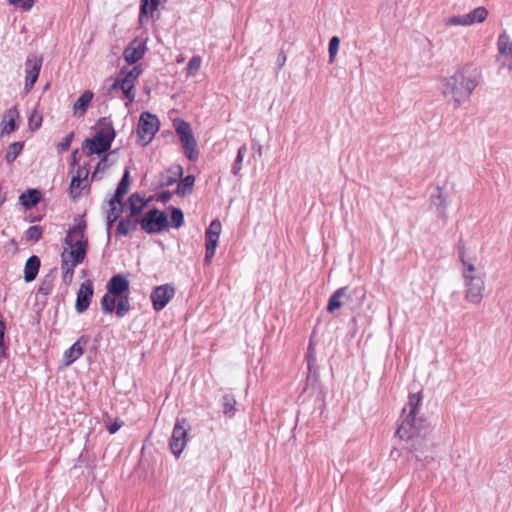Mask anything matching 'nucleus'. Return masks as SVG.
<instances>
[{
    "label": "nucleus",
    "instance_id": "obj_8",
    "mask_svg": "<svg viewBox=\"0 0 512 512\" xmlns=\"http://www.w3.org/2000/svg\"><path fill=\"white\" fill-rule=\"evenodd\" d=\"M185 425V419H177L170 438V450L176 457L180 456L187 444V429Z\"/></svg>",
    "mask_w": 512,
    "mask_h": 512
},
{
    "label": "nucleus",
    "instance_id": "obj_41",
    "mask_svg": "<svg viewBox=\"0 0 512 512\" xmlns=\"http://www.w3.org/2000/svg\"><path fill=\"white\" fill-rule=\"evenodd\" d=\"M171 225L173 228H180L184 223V214L180 208L171 207Z\"/></svg>",
    "mask_w": 512,
    "mask_h": 512
},
{
    "label": "nucleus",
    "instance_id": "obj_58",
    "mask_svg": "<svg viewBox=\"0 0 512 512\" xmlns=\"http://www.w3.org/2000/svg\"><path fill=\"white\" fill-rule=\"evenodd\" d=\"M215 251L216 250H206L205 252V258H204V263L205 264H209L212 260V258L214 257L215 255Z\"/></svg>",
    "mask_w": 512,
    "mask_h": 512
},
{
    "label": "nucleus",
    "instance_id": "obj_61",
    "mask_svg": "<svg viewBox=\"0 0 512 512\" xmlns=\"http://www.w3.org/2000/svg\"><path fill=\"white\" fill-rule=\"evenodd\" d=\"M6 201V193L0 189V206Z\"/></svg>",
    "mask_w": 512,
    "mask_h": 512
},
{
    "label": "nucleus",
    "instance_id": "obj_30",
    "mask_svg": "<svg viewBox=\"0 0 512 512\" xmlns=\"http://www.w3.org/2000/svg\"><path fill=\"white\" fill-rule=\"evenodd\" d=\"M84 337H81L78 341H76L69 349H67L64 353V359L66 365H70L75 362L78 358H80L84 352L82 346L80 345L81 341Z\"/></svg>",
    "mask_w": 512,
    "mask_h": 512
},
{
    "label": "nucleus",
    "instance_id": "obj_59",
    "mask_svg": "<svg viewBox=\"0 0 512 512\" xmlns=\"http://www.w3.org/2000/svg\"><path fill=\"white\" fill-rule=\"evenodd\" d=\"M252 148H253V150H255L259 154V156H261V154H262V146H261V144L259 142H253Z\"/></svg>",
    "mask_w": 512,
    "mask_h": 512
},
{
    "label": "nucleus",
    "instance_id": "obj_27",
    "mask_svg": "<svg viewBox=\"0 0 512 512\" xmlns=\"http://www.w3.org/2000/svg\"><path fill=\"white\" fill-rule=\"evenodd\" d=\"M57 275V268H53L48 274H46L38 287V293L44 296L49 295L54 286V280Z\"/></svg>",
    "mask_w": 512,
    "mask_h": 512
},
{
    "label": "nucleus",
    "instance_id": "obj_14",
    "mask_svg": "<svg viewBox=\"0 0 512 512\" xmlns=\"http://www.w3.org/2000/svg\"><path fill=\"white\" fill-rule=\"evenodd\" d=\"M353 297V291L349 287H341L337 289L329 298L327 311L332 313L339 309L343 303L351 301Z\"/></svg>",
    "mask_w": 512,
    "mask_h": 512
},
{
    "label": "nucleus",
    "instance_id": "obj_51",
    "mask_svg": "<svg viewBox=\"0 0 512 512\" xmlns=\"http://www.w3.org/2000/svg\"><path fill=\"white\" fill-rule=\"evenodd\" d=\"M206 237V244L205 248L206 250H216L218 245V238H213L211 236H205Z\"/></svg>",
    "mask_w": 512,
    "mask_h": 512
},
{
    "label": "nucleus",
    "instance_id": "obj_33",
    "mask_svg": "<svg viewBox=\"0 0 512 512\" xmlns=\"http://www.w3.org/2000/svg\"><path fill=\"white\" fill-rule=\"evenodd\" d=\"M117 204H109V209L106 215V229L108 238H110V230L114 223L121 217L122 209L116 207Z\"/></svg>",
    "mask_w": 512,
    "mask_h": 512
},
{
    "label": "nucleus",
    "instance_id": "obj_35",
    "mask_svg": "<svg viewBox=\"0 0 512 512\" xmlns=\"http://www.w3.org/2000/svg\"><path fill=\"white\" fill-rule=\"evenodd\" d=\"M24 147L22 142H13L8 146L5 159L8 164L13 163L20 155Z\"/></svg>",
    "mask_w": 512,
    "mask_h": 512
},
{
    "label": "nucleus",
    "instance_id": "obj_37",
    "mask_svg": "<svg viewBox=\"0 0 512 512\" xmlns=\"http://www.w3.org/2000/svg\"><path fill=\"white\" fill-rule=\"evenodd\" d=\"M246 153H247V146H246V144H243L238 149L237 156H236L234 163L232 165V168H231V173L233 175L239 174V172L242 168L241 165H242V162H243V159H244V156L246 155Z\"/></svg>",
    "mask_w": 512,
    "mask_h": 512
},
{
    "label": "nucleus",
    "instance_id": "obj_55",
    "mask_svg": "<svg viewBox=\"0 0 512 512\" xmlns=\"http://www.w3.org/2000/svg\"><path fill=\"white\" fill-rule=\"evenodd\" d=\"M174 177L178 178L183 175V168L180 165L174 166L169 170Z\"/></svg>",
    "mask_w": 512,
    "mask_h": 512
},
{
    "label": "nucleus",
    "instance_id": "obj_45",
    "mask_svg": "<svg viewBox=\"0 0 512 512\" xmlns=\"http://www.w3.org/2000/svg\"><path fill=\"white\" fill-rule=\"evenodd\" d=\"M221 233V223L218 219L213 220L209 227L207 228L205 232V236H211L213 238H218Z\"/></svg>",
    "mask_w": 512,
    "mask_h": 512
},
{
    "label": "nucleus",
    "instance_id": "obj_32",
    "mask_svg": "<svg viewBox=\"0 0 512 512\" xmlns=\"http://www.w3.org/2000/svg\"><path fill=\"white\" fill-rule=\"evenodd\" d=\"M89 171L86 167H78L76 171V175H74L70 182V194L75 198L78 194H74V190L78 189L82 183L83 180H86L88 177Z\"/></svg>",
    "mask_w": 512,
    "mask_h": 512
},
{
    "label": "nucleus",
    "instance_id": "obj_12",
    "mask_svg": "<svg viewBox=\"0 0 512 512\" xmlns=\"http://www.w3.org/2000/svg\"><path fill=\"white\" fill-rule=\"evenodd\" d=\"M42 57L34 56L26 61L25 90L29 92L36 83L42 67Z\"/></svg>",
    "mask_w": 512,
    "mask_h": 512
},
{
    "label": "nucleus",
    "instance_id": "obj_4",
    "mask_svg": "<svg viewBox=\"0 0 512 512\" xmlns=\"http://www.w3.org/2000/svg\"><path fill=\"white\" fill-rule=\"evenodd\" d=\"M173 126L180 138L185 156L190 161H196L199 158V151L190 124L177 118L173 121Z\"/></svg>",
    "mask_w": 512,
    "mask_h": 512
},
{
    "label": "nucleus",
    "instance_id": "obj_34",
    "mask_svg": "<svg viewBox=\"0 0 512 512\" xmlns=\"http://www.w3.org/2000/svg\"><path fill=\"white\" fill-rule=\"evenodd\" d=\"M488 14V10L483 6L475 8L467 14L469 25L483 23L487 19Z\"/></svg>",
    "mask_w": 512,
    "mask_h": 512
},
{
    "label": "nucleus",
    "instance_id": "obj_42",
    "mask_svg": "<svg viewBox=\"0 0 512 512\" xmlns=\"http://www.w3.org/2000/svg\"><path fill=\"white\" fill-rule=\"evenodd\" d=\"M118 298H119V302L116 306L115 313L118 318H122L130 310L129 297L127 295H125L124 297H118Z\"/></svg>",
    "mask_w": 512,
    "mask_h": 512
},
{
    "label": "nucleus",
    "instance_id": "obj_22",
    "mask_svg": "<svg viewBox=\"0 0 512 512\" xmlns=\"http://www.w3.org/2000/svg\"><path fill=\"white\" fill-rule=\"evenodd\" d=\"M41 266L40 258L36 255L30 256L24 267V281L29 283L36 279Z\"/></svg>",
    "mask_w": 512,
    "mask_h": 512
},
{
    "label": "nucleus",
    "instance_id": "obj_44",
    "mask_svg": "<svg viewBox=\"0 0 512 512\" xmlns=\"http://www.w3.org/2000/svg\"><path fill=\"white\" fill-rule=\"evenodd\" d=\"M201 67V58L199 56L192 57L186 67L187 75L196 74Z\"/></svg>",
    "mask_w": 512,
    "mask_h": 512
},
{
    "label": "nucleus",
    "instance_id": "obj_2",
    "mask_svg": "<svg viewBox=\"0 0 512 512\" xmlns=\"http://www.w3.org/2000/svg\"><path fill=\"white\" fill-rule=\"evenodd\" d=\"M479 83V72L472 65H466L452 76L445 78L441 84L444 97L451 100L457 108L469 99Z\"/></svg>",
    "mask_w": 512,
    "mask_h": 512
},
{
    "label": "nucleus",
    "instance_id": "obj_29",
    "mask_svg": "<svg viewBox=\"0 0 512 512\" xmlns=\"http://www.w3.org/2000/svg\"><path fill=\"white\" fill-rule=\"evenodd\" d=\"M195 183V177L193 175H187L185 178L179 181L174 193L177 196L184 197L192 193Z\"/></svg>",
    "mask_w": 512,
    "mask_h": 512
},
{
    "label": "nucleus",
    "instance_id": "obj_21",
    "mask_svg": "<svg viewBox=\"0 0 512 512\" xmlns=\"http://www.w3.org/2000/svg\"><path fill=\"white\" fill-rule=\"evenodd\" d=\"M19 118V112L16 106L8 109L2 119L1 124L3 125L2 128V135H8L15 131L17 129L16 121Z\"/></svg>",
    "mask_w": 512,
    "mask_h": 512
},
{
    "label": "nucleus",
    "instance_id": "obj_49",
    "mask_svg": "<svg viewBox=\"0 0 512 512\" xmlns=\"http://www.w3.org/2000/svg\"><path fill=\"white\" fill-rule=\"evenodd\" d=\"M12 5H18L24 10H28L33 6V0H9Z\"/></svg>",
    "mask_w": 512,
    "mask_h": 512
},
{
    "label": "nucleus",
    "instance_id": "obj_13",
    "mask_svg": "<svg viewBox=\"0 0 512 512\" xmlns=\"http://www.w3.org/2000/svg\"><path fill=\"white\" fill-rule=\"evenodd\" d=\"M129 287V280L122 274L113 275L106 285L108 293L116 298L124 297Z\"/></svg>",
    "mask_w": 512,
    "mask_h": 512
},
{
    "label": "nucleus",
    "instance_id": "obj_40",
    "mask_svg": "<svg viewBox=\"0 0 512 512\" xmlns=\"http://www.w3.org/2000/svg\"><path fill=\"white\" fill-rule=\"evenodd\" d=\"M115 297L108 292L102 297L100 305L105 314H111L115 310Z\"/></svg>",
    "mask_w": 512,
    "mask_h": 512
},
{
    "label": "nucleus",
    "instance_id": "obj_16",
    "mask_svg": "<svg viewBox=\"0 0 512 512\" xmlns=\"http://www.w3.org/2000/svg\"><path fill=\"white\" fill-rule=\"evenodd\" d=\"M129 184H130L129 171L127 169H125L123 176H122L120 182L118 183L113 196L108 201V204H118L123 208V206H124L123 197L128 191Z\"/></svg>",
    "mask_w": 512,
    "mask_h": 512
},
{
    "label": "nucleus",
    "instance_id": "obj_6",
    "mask_svg": "<svg viewBox=\"0 0 512 512\" xmlns=\"http://www.w3.org/2000/svg\"><path fill=\"white\" fill-rule=\"evenodd\" d=\"M160 121L155 114H152L148 111L142 112L140 114L138 125H137V134L139 137V141L143 146L149 144L156 132L159 130Z\"/></svg>",
    "mask_w": 512,
    "mask_h": 512
},
{
    "label": "nucleus",
    "instance_id": "obj_1",
    "mask_svg": "<svg viewBox=\"0 0 512 512\" xmlns=\"http://www.w3.org/2000/svg\"><path fill=\"white\" fill-rule=\"evenodd\" d=\"M421 401L422 395L420 392L410 395L409 412L406 414L407 408H403L396 434L400 439L411 441V451L414 453L416 460L428 463L432 460V456L425 455V452L429 450L426 437L430 431V426L425 418L418 416Z\"/></svg>",
    "mask_w": 512,
    "mask_h": 512
},
{
    "label": "nucleus",
    "instance_id": "obj_63",
    "mask_svg": "<svg viewBox=\"0 0 512 512\" xmlns=\"http://www.w3.org/2000/svg\"><path fill=\"white\" fill-rule=\"evenodd\" d=\"M307 358H308V367L310 368V365H311V356H310V351L308 352L307 354Z\"/></svg>",
    "mask_w": 512,
    "mask_h": 512
},
{
    "label": "nucleus",
    "instance_id": "obj_17",
    "mask_svg": "<svg viewBox=\"0 0 512 512\" xmlns=\"http://www.w3.org/2000/svg\"><path fill=\"white\" fill-rule=\"evenodd\" d=\"M86 228V222L84 220H80L76 225L67 231L64 243L70 248H73L77 240H87L85 238Z\"/></svg>",
    "mask_w": 512,
    "mask_h": 512
},
{
    "label": "nucleus",
    "instance_id": "obj_10",
    "mask_svg": "<svg viewBox=\"0 0 512 512\" xmlns=\"http://www.w3.org/2000/svg\"><path fill=\"white\" fill-rule=\"evenodd\" d=\"M175 295V288L170 284H163L155 287L151 292V301L156 311H161L166 307Z\"/></svg>",
    "mask_w": 512,
    "mask_h": 512
},
{
    "label": "nucleus",
    "instance_id": "obj_15",
    "mask_svg": "<svg viewBox=\"0 0 512 512\" xmlns=\"http://www.w3.org/2000/svg\"><path fill=\"white\" fill-rule=\"evenodd\" d=\"M141 218L133 216L128 213L125 217L121 218L116 227V234L119 236H128L135 232L140 226Z\"/></svg>",
    "mask_w": 512,
    "mask_h": 512
},
{
    "label": "nucleus",
    "instance_id": "obj_36",
    "mask_svg": "<svg viewBox=\"0 0 512 512\" xmlns=\"http://www.w3.org/2000/svg\"><path fill=\"white\" fill-rule=\"evenodd\" d=\"M221 402H222V412L225 415L232 416L234 414V410H235L234 407L236 404V400H235L234 396L231 394H225V395H223Z\"/></svg>",
    "mask_w": 512,
    "mask_h": 512
},
{
    "label": "nucleus",
    "instance_id": "obj_39",
    "mask_svg": "<svg viewBox=\"0 0 512 512\" xmlns=\"http://www.w3.org/2000/svg\"><path fill=\"white\" fill-rule=\"evenodd\" d=\"M43 234V228L39 225L30 226L25 232L27 241L38 242Z\"/></svg>",
    "mask_w": 512,
    "mask_h": 512
},
{
    "label": "nucleus",
    "instance_id": "obj_3",
    "mask_svg": "<svg viewBox=\"0 0 512 512\" xmlns=\"http://www.w3.org/2000/svg\"><path fill=\"white\" fill-rule=\"evenodd\" d=\"M97 124L100 129L92 138H86L82 144V149L87 156L106 153L116 136L112 122L108 118H100Z\"/></svg>",
    "mask_w": 512,
    "mask_h": 512
},
{
    "label": "nucleus",
    "instance_id": "obj_62",
    "mask_svg": "<svg viewBox=\"0 0 512 512\" xmlns=\"http://www.w3.org/2000/svg\"><path fill=\"white\" fill-rule=\"evenodd\" d=\"M107 156H104V158L98 163L96 170L99 171V169H102V162L106 161Z\"/></svg>",
    "mask_w": 512,
    "mask_h": 512
},
{
    "label": "nucleus",
    "instance_id": "obj_53",
    "mask_svg": "<svg viewBox=\"0 0 512 512\" xmlns=\"http://www.w3.org/2000/svg\"><path fill=\"white\" fill-rule=\"evenodd\" d=\"M74 276V271H62V280L66 285H69Z\"/></svg>",
    "mask_w": 512,
    "mask_h": 512
},
{
    "label": "nucleus",
    "instance_id": "obj_31",
    "mask_svg": "<svg viewBox=\"0 0 512 512\" xmlns=\"http://www.w3.org/2000/svg\"><path fill=\"white\" fill-rule=\"evenodd\" d=\"M160 4V0H141L140 3V13H139V22L141 24H144L148 22V9L153 12L157 10L158 6Z\"/></svg>",
    "mask_w": 512,
    "mask_h": 512
},
{
    "label": "nucleus",
    "instance_id": "obj_18",
    "mask_svg": "<svg viewBox=\"0 0 512 512\" xmlns=\"http://www.w3.org/2000/svg\"><path fill=\"white\" fill-rule=\"evenodd\" d=\"M135 43L136 41L131 43L124 49L123 52L124 60L130 65H133L141 60L147 49L145 44L139 43L137 46H134Z\"/></svg>",
    "mask_w": 512,
    "mask_h": 512
},
{
    "label": "nucleus",
    "instance_id": "obj_57",
    "mask_svg": "<svg viewBox=\"0 0 512 512\" xmlns=\"http://www.w3.org/2000/svg\"><path fill=\"white\" fill-rule=\"evenodd\" d=\"M175 182H177V178L174 177V176H168L166 177V179L161 183V186L165 187V186H171L173 185Z\"/></svg>",
    "mask_w": 512,
    "mask_h": 512
},
{
    "label": "nucleus",
    "instance_id": "obj_52",
    "mask_svg": "<svg viewBox=\"0 0 512 512\" xmlns=\"http://www.w3.org/2000/svg\"><path fill=\"white\" fill-rule=\"evenodd\" d=\"M122 425H123V422L116 419L114 422L108 424L106 427L110 434H114L122 427Z\"/></svg>",
    "mask_w": 512,
    "mask_h": 512
},
{
    "label": "nucleus",
    "instance_id": "obj_11",
    "mask_svg": "<svg viewBox=\"0 0 512 512\" xmlns=\"http://www.w3.org/2000/svg\"><path fill=\"white\" fill-rule=\"evenodd\" d=\"M94 294V286L91 280L84 281L77 292L75 309L77 313H84L90 306Z\"/></svg>",
    "mask_w": 512,
    "mask_h": 512
},
{
    "label": "nucleus",
    "instance_id": "obj_7",
    "mask_svg": "<svg viewBox=\"0 0 512 512\" xmlns=\"http://www.w3.org/2000/svg\"><path fill=\"white\" fill-rule=\"evenodd\" d=\"M168 225L167 214L157 208H152L147 211L140 220L141 229L148 234L160 233L167 228Z\"/></svg>",
    "mask_w": 512,
    "mask_h": 512
},
{
    "label": "nucleus",
    "instance_id": "obj_24",
    "mask_svg": "<svg viewBox=\"0 0 512 512\" xmlns=\"http://www.w3.org/2000/svg\"><path fill=\"white\" fill-rule=\"evenodd\" d=\"M41 200V193L37 189H28L23 192L19 197L20 204L26 209H31L37 205Z\"/></svg>",
    "mask_w": 512,
    "mask_h": 512
},
{
    "label": "nucleus",
    "instance_id": "obj_60",
    "mask_svg": "<svg viewBox=\"0 0 512 512\" xmlns=\"http://www.w3.org/2000/svg\"><path fill=\"white\" fill-rule=\"evenodd\" d=\"M77 154H78V150H75L72 152L71 159H72L73 165H76L78 163Z\"/></svg>",
    "mask_w": 512,
    "mask_h": 512
},
{
    "label": "nucleus",
    "instance_id": "obj_56",
    "mask_svg": "<svg viewBox=\"0 0 512 512\" xmlns=\"http://www.w3.org/2000/svg\"><path fill=\"white\" fill-rule=\"evenodd\" d=\"M285 61H286V55L283 51H281L277 57V64H278L279 69H281L283 67V65L285 64Z\"/></svg>",
    "mask_w": 512,
    "mask_h": 512
},
{
    "label": "nucleus",
    "instance_id": "obj_47",
    "mask_svg": "<svg viewBox=\"0 0 512 512\" xmlns=\"http://www.w3.org/2000/svg\"><path fill=\"white\" fill-rule=\"evenodd\" d=\"M73 137H74V133L71 132L69 133L68 135H66L57 145V149L59 152H64V151H67L70 146H71V142L73 140Z\"/></svg>",
    "mask_w": 512,
    "mask_h": 512
},
{
    "label": "nucleus",
    "instance_id": "obj_64",
    "mask_svg": "<svg viewBox=\"0 0 512 512\" xmlns=\"http://www.w3.org/2000/svg\"><path fill=\"white\" fill-rule=\"evenodd\" d=\"M97 173H98V171L95 170L94 173L92 174V180L97 178Z\"/></svg>",
    "mask_w": 512,
    "mask_h": 512
},
{
    "label": "nucleus",
    "instance_id": "obj_46",
    "mask_svg": "<svg viewBox=\"0 0 512 512\" xmlns=\"http://www.w3.org/2000/svg\"><path fill=\"white\" fill-rule=\"evenodd\" d=\"M340 39L337 36H333L329 41V62L333 63L334 58L339 50Z\"/></svg>",
    "mask_w": 512,
    "mask_h": 512
},
{
    "label": "nucleus",
    "instance_id": "obj_9",
    "mask_svg": "<svg viewBox=\"0 0 512 512\" xmlns=\"http://www.w3.org/2000/svg\"><path fill=\"white\" fill-rule=\"evenodd\" d=\"M465 299L472 304H479L483 299L485 289L484 275L478 277H466L464 280Z\"/></svg>",
    "mask_w": 512,
    "mask_h": 512
},
{
    "label": "nucleus",
    "instance_id": "obj_38",
    "mask_svg": "<svg viewBox=\"0 0 512 512\" xmlns=\"http://www.w3.org/2000/svg\"><path fill=\"white\" fill-rule=\"evenodd\" d=\"M140 74H141V69L139 67L135 66L127 72H124L123 70H121L119 76H120V79L123 80L122 84L125 82L134 84V81L140 76Z\"/></svg>",
    "mask_w": 512,
    "mask_h": 512
},
{
    "label": "nucleus",
    "instance_id": "obj_26",
    "mask_svg": "<svg viewBox=\"0 0 512 512\" xmlns=\"http://www.w3.org/2000/svg\"><path fill=\"white\" fill-rule=\"evenodd\" d=\"M436 194L432 195V205L436 208L437 215L442 218L444 221L447 219V201L446 197L442 193V189L440 187H437Z\"/></svg>",
    "mask_w": 512,
    "mask_h": 512
},
{
    "label": "nucleus",
    "instance_id": "obj_48",
    "mask_svg": "<svg viewBox=\"0 0 512 512\" xmlns=\"http://www.w3.org/2000/svg\"><path fill=\"white\" fill-rule=\"evenodd\" d=\"M29 128L31 131H35L37 129H39V127L41 126L42 124V117L41 116H38L36 114H32L30 117H29Z\"/></svg>",
    "mask_w": 512,
    "mask_h": 512
},
{
    "label": "nucleus",
    "instance_id": "obj_23",
    "mask_svg": "<svg viewBox=\"0 0 512 512\" xmlns=\"http://www.w3.org/2000/svg\"><path fill=\"white\" fill-rule=\"evenodd\" d=\"M93 96L94 94L90 90H86L81 94L73 105V114L75 117L80 118L86 113Z\"/></svg>",
    "mask_w": 512,
    "mask_h": 512
},
{
    "label": "nucleus",
    "instance_id": "obj_28",
    "mask_svg": "<svg viewBox=\"0 0 512 512\" xmlns=\"http://www.w3.org/2000/svg\"><path fill=\"white\" fill-rule=\"evenodd\" d=\"M459 258L462 263V276L466 280V277H478L480 274H476V267L474 264L466 259L464 247H459Z\"/></svg>",
    "mask_w": 512,
    "mask_h": 512
},
{
    "label": "nucleus",
    "instance_id": "obj_43",
    "mask_svg": "<svg viewBox=\"0 0 512 512\" xmlns=\"http://www.w3.org/2000/svg\"><path fill=\"white\" fill-rule=\"evenodd\" d=\"M445 24L448 26H470L467 14L449 17L445 20Z\"/></svg>",
    "mask_w": 512,
    "mask_h": 512
},
{
    "label": "nucleus",
    "instance_id": "obj_25",
    "mask_svg": "<svg viewBox=\"0 0 512 512\" xmlns=\"http://www.w3.org/2000/svg\"><path fill=\"white\" fill-rule=\"evenodd\" d=\"M122 81L123 80L120 79V76H118L109 88V92L120 89L122 90L124 97L129 102H133L135 99L134 84L126 82L122 84Z\"/></svg>",
    "mask_w": 512,
    "mask_h": 512
},
{
    "label": "nucleus",
    "instance_id": "obj_20",
    "mask_svg": "<svg viewBox=\"0 0 512 512\" xmlns=\"http://www.w3.org/2000/svg\"><path fill=\"white\" fill-rule=\"evenodd\" d=\"M129 213L133 216L141 218V215L146 208L148 201L141 194L135 192L131 194L127 200Z\"/></svg>",
    "mask_w": 512,
    "mask_h": 512
},
{
    "label": "nucleus",
    "instance_id": "obj_54",
    "mask_svg": "<svg viewBox=\"0 0 512 512\" xmlns=\"http://www.w3.org/2000/svg\"><path fill=\"white\" fill-rule=\"evenodd\" d=\"M171 192L170 191H162L158 197H157V200L158 201H161L163 203H167L170 199H171Z\"/></svg>",
    "mask_w": 512,
    "mask_h": 512
},
{
    "label": "nucleus",
    "instance_id": "obj_19",
    "mask_svg": "<svg viewBox=\"0 0 512 512\" xmlns=\"http://www.w3.org/2000/svg\"><path fill=\"white\" fill-rule=\"evenodd\" d=\"M497 48L500 56L505 57V64L509 69L512 68V42L506 33H502L498 37Z\"/></svg>",
    "mask_w": 512,
    "mask_h": 512
},
{
    "label": "nucleus",
    "instance_id": "obj_5",
    "mask_svg": "<svg viewBox=\"0 0 512 512\" xmlns=\"http://www.w3.org/2000/svg\"><path fill=\"white\" fill-rule=\"evenodd\" d=\"M87 250L88 240H77L73 248L64 249L61 253V270L74 271L75 267L84 261Z\"/></svg>",
    "mask_w": 512,
    "mask_h": 512
},
{
    "label": "nucleus",
    "instance_id": "obj_50",
    "mask_svg": "<svg viewBox=\"0 0 512 512\" xmlns=\"http://www.w3.org/2000/svg\"><path fill=\"white\" fill-rule=\"evenodd\" d=\"M5 329L6 325L5 322L0 318V349H2L3 355H5Z\"/></svg>",
    "mask_w": 512,
    "mask_h": 512
}]
</instances>
